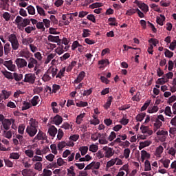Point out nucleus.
I'll return each instance as SVG.
<instances>
[{
    "mask_svg": "<svg viewBox=\"0 0 176 176\" xmlns=\"http://www.w3.org/2000/svg\"><path fill=\"white\" fill-rule=\"evenodd\" d=\"M8 42L11 43L12 50H19V47H20V43L19 42V38H17V35L12 33L8 36Z\"/></svg>",
    "mask_w": 176,
    "mask_h": 176,
    "instance_id": "f257e3e1",
    "label": "nucleus"
},
{
    "mask_svg": "<svg viewBox=\"0 0 176 176\" xmlns=\"http://www.w3.org/2000/svg\"><path fill=\"white\" fill-rule=\"evenodd\" d=\"M36 79V76H35V74L29 73L25 75V78L23 82H25V83H30V85H34V83H35Z\"/></svg>",
    "mask_w": 176,
    "mask_h": 176,
    "instance_id": "f03ea898",
    "label": "nucleus"
},
{
    "mask_svg": "<svg viewBox=\"0 0 176 176\" xmlns=\"http://www.w3.org/2000/svg\"><path fill=\"white\" fill-rule=\"evenodd\" d=\"M12 123H14V120L13 118L5 120L4 122H1V130H10Z\"/></svg>",
    "mask_w": 176,
    "mask_h": 176,
    "instance_id": "7ed1b4c3",
    "label": "nucleus"
},
{
    "mask_svg": "<svg viewBox=\"0 0 176 176\" xmlns=\"http://www.w3.org/2000/svg\"><path fill=\"white\" fill-rule=\"evenodd\" d=\"M133 3L137 5V6H138V8H140L141 10H142V12L144 13H148V12H149V6H148L145 3L138 0H135Z\"/></svg>",
    "mask_w": 176,
    "mask_h": 176,
    "instance_id": "20e7f679",
    "label": "nucleus"
},
{
    "mask_svg": "<svg viewBox=\"0 0 176 176\" xmlns=\"http://www.w3.org/2000/svg\"><path fill=\"white\" fill-rule=\"evenodd\" d=\"M100 166V162L93 161L85 168V170H98Z\"/></svg>",
    "mask_w": 176,
    "mask_h": 176,
    "instance_id": "39448f33",
    "label": "nucleus"
},
{
    "mask_svg": "<svg viewBox=\"0 0 176 176\" xmlns=\"http://www.w3.org/2000/svg\"><path fill=\"white\" fill-rule=\"evenodd\" d=\"M103 151H104L105 157H112V156L115 155V151H113V148L111 147L104 146L103 147Z\"/></svg>",
    "mask_w": 176,
    "mask_h": 176,
    "instance_id": "423d86ee",
    "label": "nucleus"
},
{
    "mask_svg": "<svg viewBox=\"0 0 176 176\" xmlns=\"http://www.w3.org/2000/svg\"><path fill=\"white\" fill-rule=\"evenodd\" d=\"M15 63L17 65L18 68H24L25 67H27V60L24 58H18L15 60Z\"/></svg>",
    "mask_w": 176,
    "mask_h": 176,
    "instance_id": "0eeeda50",
    "label": "nucleus"
},
{
    "mask_svg": "<svg viewBox=\"0 0 176 176\" xmlns=\"http://www.w3.org/2000/svg\"><path fill=\"white\" fill-rule=\"evenodd\" d=\"M10 96H12V91L3 89L0 93V102L2 100H8Z\"/></svg>",
    "mask_w": 176,
    "mask_h": 176,
    "instance_id": "6e6552de",
    "label": "nucleus"
},
{
    "mask_svg": "<svg viewBox=\"0 0 176 176\" xmlns=\"http://www.w3.org/2000/svg\"><path fill=\"white\" fill-rule=\"evenodd\" d=\"M151 122H155L153 124L155 133V131H157V130H159L162 126H163V122H162V121L154 118L153 117L151 118Z\"/></svg>",
    "mask_w": 176,
    "mask_h": 176,
    "instance_id": "1a4fd4ad",
    "label": "nucleus"
},
{
    "mask_svg": "<svg viewBox=\"0 0 176 176\" xmlns=\"http://www.w3.org/2000/svg\"><path fill=\"white\" fill-rule=\"evenodd\" d=\"M27 61L28 62V68H29V69L34 68L35 65H38V60L34 57L30 56L29 58L27 59Z\"/></svg>",
    "mask_w": 176,
    "mask_h": 176,
    "instance_id": "9d476101",
    "label": "nucleus"
},
{
    "mask_svg": "<svg viewBox=\"0 0 176 176\" xmlns=\"http://www.w3.org/2000/svg\"><path fill=\"white\" fill-rule=\"evenodd\" d=\"M26 133H28L30 137H34V135L38 133V128L34 126H27Z\"/></svg>",
    "mask_w": 176,
    "mask_h": 176,
    "instance_id": "9b49d317",
    "label": "nucleus"
},
{
    "mask_svg": "<svg viewBox=\"0 0 176 176\" xmlns=\"http://www.w3.org/2000/svg\"><path fill=\"white\" fill-rule=\"evenodd\" d=\"M140 130L143 134H146V135H152L153 134V131L148 126L142 125Z\"/></svg>",
    "mask_w": 176,
    "mask_h": 176,
    "instance_id": "f8f14e48",
    "label": "nucleus"
},
{
    "mask_svg": "<svg viewBox=\"0 0 176 176\" xmlns=\"http://www.w3.org/2000/svg\"><path fill=\"white\" fill-rule=\"evenodd\" d=\"M31 52H30V51H28V50H22L19 52V56L20 57H23L24 58H26V60H28V58H30L31 57Z\"/></svg>",
    "mask_w": 176,
    "mask_h": 176,
    "instance_id": "ddd939ff",
    "label": "nucleus"
},
{
    "mask_svg": "<svg viewBox=\"0 0 176 176\" xmlns=\"http://www.w3.org/2000/svg\"><path fill=\"white\" fill-rule=\"evenodd\" d=\"M99 144L101 145L108 144V140H107V133H99Z\"/></svg>",
    "mask_w": 176,
    "mask_h": 176,
    "instance_id": "4468645a",
    "label": "nucleus"
},
{
    "mask_svg": "<svg viewBox=\"0 0 176 176\" xmlns=\"http://www.w3.org/2000/svg\"><path fill=\"white\" fill-rule=\"evenodd\" d=\"M58 72V69H57V67H51L47 71V73L52 75L53 78H54V76H56Z\"/></svg>",
    "mask_w": 176,
    "mask_h": 176,
    "instance_id": "2eb2a0df",
    "label": "nucleus"
},
{
    "mask_svg": "<svg viewBox=\"0 0 176 176\" xmlns=\"http://www.w3.org/2000/svg\"><path fill=\"white\" fill-rule=\"evenodd\" d=\"M48 133L51 137H56V134H57V128H56L54 125H52L48 129Z\"/></svg>",
    "mask_w": 176,
    "mask_h": 176,
    "instance_id": "dca6fc26",
    "label": "nucleus"
},
{
    "mask_svg": "<svg viewBox=\"0 0 176 176\" xmlns=\"http://www.w3.org/2000/svg\"><path fill=\"white\" fill-rule=\"evenodd\" d=\"M53 123L56 124V126H58L59 124H61L63 123V117L60 116L59 115H56L52 120Z\"/></svg>",
    "mask_w": 176,
    "mask_h": 176,
    "instance_id": "f3484780",
    "label": "nucleus"
},
{
    "mask_svg": "<svg viewBox=\"0 0 176 176\" xmlns=\"http://www.w3.org/2000/svg\"><path fill=\"white\" fill-rule=\"evenodd\" d=\"M98 65H100L99 67L100 69H102V68H105L107 65H109V60L108 59H102L98 61Z\"/></svg>",
    "mask_w": 176,
    "mask_h": 176,
    "instance_id": "a211bd4d",
    "label": "nucleus"
},
{
    "mask_svg": "<svg viewBox=\"0 0 176 176\" xmlns=\"http://www.w3.org/2000/svg\"><path fill=\"white\" fill-rule=\"evenodd\" d=\"M3 135L6 138L10 140V138H12V137L13 136V131H12V129L4 130L3 131Z\"/></svg>",
    "mask_w": 176,
    "mask_h": 176,
    "instance_id": "6ab92c4d",
    "label": "nucleus"
},
{
    "mask_svg": "<svg viewBox=\"0 0 176 176\" xmlns=\"http://www.w3.org/2000/svg\"><path fill=\"white\" fill-rule=\"evenodd\" d=\"M160 162L163 164L164 168H168L170 167V160L168 158H162L160 160Z\"/></svg>",
    "mask_w": 176,
    "mask_h": 176,
    "instance_id": "aec40b11",
    "label": "nucleus"
},
{
    "mask_svg": "<svg viewBox=\"0 0 176 176\" xmlns=\"http://www.w3.org/2000/svg\"><path fill=\"white\" fill-rule=\"evenodd\" d=\"M47 39H48L49 42H54L55 43H58V42H60V36H59L49 35L47 36Z\"/></svg>",
    "mask_w": 176,
    "mask_h": 176,
    "instance_id": "412c9836",
    "label": "nucleus"
},
{
    "mask_svg": "<svg viewBox=\"0 0 176 176\" xmlns=\"http://www.w3.org/2000/svg\"><path fill=\"white\" fill-rule=\"evenodd\" d=\"M21 174L23 176H35V173L31 169H23Z\"/></svg>",
    "mask_w": 176,
    "mask_h": 176,
    "instance_id": "4be33fe9",
    "label": "nucleus"
},
{
    "mask_svg": "<svg viewBox=\"0 0 176 176\" xmlns=\"http://www.w3.org/2000/svg\"><path fill=\"white\" fill-rule=\"evenodd\" d=\"M85 76H86V73L85 72H81L77 76V78L74 80V83H80L82 79H85Z\"/></svg>",
    "mask_w": 176,
    "mask_h": 176,
    "instance_id": "5701e85b",
    "label": "nucleus"
},
{
    "mask_svg": "<svg viewBox=\"0 0 176 176\" xmlns=\"http://www.w3.org/2000/svg\"><path fill=\"white\" fill-rule=\"evenodd\" d=\"M149 157H151V154L148 153V152H146V151L142 150L141 151L142 162H144L145 160V159H149Z\"/></svg>",
    "mask_w": 176,
    "mask_h": 176,
    "instance_id": "b1692460",
    "label": "nucleus"
},
{
    "mask_svg": "<svg viewBox=\"0 0 176 176\" xmlns=\"http://www.w3.org/2000/svg\"><path fill=\"white\" fill-rule=\"evenodd\" d=\"M3 47L4 48L5 56H8L9 53H10V50H12V47H10V43H6Z\"/></svg>",
    "mask_w": 176,
    "mask_h": 176,
    "instance_id": "393cba45",
    "label": "nucleus"
},
{
    "mask_svg": "<svg viewBox=\"0 0 176 176\" xmlns=\"http://www.w3.org/2000/svg\"><path fill=\"white\" fill-rule=\"evenodd\" d=\"M34 42V38L31 37L25 38L22 39V43L25 46H28V45H31Z\"/></svg>",
    "mask_w": 176,
    "mask_h": 176,
    "instance_id": "a878e982",
    "label": "nucleus"
},
{
    "mask_svg": "<svg viewBox=\"0 0 176 176\" xmlns=\"http://www.w3.org/2000/svg\"><path fill=\"white\" fill-rule=\"evenodd\" d=\"M39 101H41V100L39 99V96H35L31 100V104L33 107H36V105H38Z\"/></svg>",
    "mask_w": 176,
    "mask_h": 176,
    "instance_id": "bb28decb",
    "label": "nucleus"
},
{
    "mask_svg": "<svg viewBox=\"0 0 176 176\" xmlns=\"http://www.w3.org/2000/svg\"><path fill=\"white\" fill-rule=\"evenodd\" d=\"M34 140H38V141L45 140V133L42 132V131H39L38 134L35 136Z\"/></svg>",
    "mask_w": 176,
    "mask_h": 176,
    "instance_id": "cd10ccee",
    "label": "nucleus"
},
{
    "mask_svg": "<svg viewBox=\"0 0 176 176\" xmlns=\"http://www.w3.org/2000/svg\"><path fill=\"white\" fill-rule=\"evenodd\" d=\"M1 74H3L7 79H13V74L10 73V72H8V70L1 71Z\"/></svg>",
    "mask_w": 176,
    "mask_h": 176,
    "instance_id": "c85d7f7f",
    "label": "nucleus"
},
{
    "mask_svg": "<svg viewBox=\"0 0 176 176\" xmlns=\"http://www.w3.org/2000/svg\"><path fill=\"white\" fill-rule=\"evenodd\" d=\"M112 100H113V97L109 96L107 99V102L104 104V109H108L111 104H112Z\"/></svg>",
    "mask_w": 176,
    "mask_h": 176,
    "instance_id": "c756f323",
    "label": "nucleus"
},
{
    "mask_svg": "<svg viewBox=\"0 0 176 176\" xmlns=\"http://www.w3.org/2000/svg\"><path fill=\"white\" fill-rule=\"evenodd\" d=\"M12 76L16 82H20L23 79V74H21L14 73Z\"/></svg>",
    "mask_w": 176,
    "mask_h": 176,
    "instance_id": "7c9ffc66",
    "label": "nucleus"
},
{
    "mask_svg": "<svg viewBox=\"0 0 176 176\" xmlns=\"http://www.w3.org/2000/svg\"><path fill=\"white\" fill-rule=\"evenodd\" d=\"M145 116H146V113H141L140 114H138L136 116L137 122H142Z\"/></svg>",
    "mask_w": 176,
    "mask_h": 176,
    "instance_id": "2f4dec72",
    "label": "nucleus"
},
{
    "mask_svg": "<svg viewBox=\"0 0 176 176\" xmlns=\"http://www.w3.org/2000/svg\"><path fill=\"white\" fill-rule=\"evenodd\" d=\"M163 151H164V148L162 146H159L157 148H156V156H157L158 157H160L161 155L163 153Z\"/></svg>",
    "mask_w": 176,
    "mask_h": 176,
    "instance_id": "473e14b6",
    "label": "nucleus"
},
{
    "mask_svg": "<svg viewBox=\"0 0 176 176\" xmlns=\"http://www.w3.org/2000/svg\"><path fill=\"white\" fill-rule=\"evenodd\" d=\"M30 127H35L36 129H38V122L36 119L32 118L30 121Z\"/></svg>",
    "mask_w": 176,
    "mask_h": 176,
    "instance_id": "72a5a7b5",
    "label": "nucleus"
},
{
    "mask_svg": "<svg viewBox=\"0 0 176 176\" xmlns=\"http://www.w3.org/2000/svg\"><path fill=\"white\" fill-rule=\"evenodd\" d=\"M64 74H65V67L60 69L58 74H56V78H58L61 79L63 76H64Z\"/></svg>",
    "mask_w": 176,
    "mask_h": 176,
    "instance_id": "f704fd0d",
    "label": "nucleus"
},
{
    "mask_svg": "<svg viewBox=\"0 0 176 176\" xmlns=\"http://www.w3.org/2000/svg\"><path fill=\"white\" fill-rule=\"evenodd\" d=\"M85 115H86V113H85L78 115L76 118V123H77V124H80V123L83 120V118H85Z\"/></svg>",
    "mask_w": 176,
    "mask_h": 176,
    "instance_id": "c9c22d12",
    "label": "nucleus"
},
{
    "mask_svg": "<svg viewBox=\"0 0 176 176\" xmlns=\"http://www.w3.org/2000/svg\"><path fill=\"white\" fill-rule=\"evenodd\" d=\"M42 79L43 82H49L50 80H52L50 74H47V72L43 76Z\"/></svg>",
    "mask_w": 176,
    "mask_h": 176,
    "instance_id": "e433bc0d",
    "label": "nucleus"
},
{
    "mask_svg": "<svg viewBox=\"0 0 176 176\" xmlns=\"http://www.w3.org/2000/svg\"><path fill=\"white\" fill-rule=\"evenodd\" d=\"M36 9H37V12L38 13V14H40V16H46V14L45 13V10H43V8L39 6H36Z\"/></svg>",
    "mask_w": 176,
    "mask_h": 176,
    "instance_id": "4c0bfd02",
    "label": "nucleus"
},
{
    "mask_svg": "<svg viewBox=\"0 0 176 176\" xmlns=\"http://www.w3.org/2000/svg\"><path fill=\"white\" fill-rule=\"evenodd\" d=\"M10 159L17 160L18 159H20V154L19 153H11L10 154Z\"/></svg>",
    "mask_w": 176,
    "mask_h": 176,
    "instance_id": "58836bf2",
    "label": "nucleus"
},
{
    "mask_svg": "<svg viewBox=\"0 0 176 176\" xmlns=\"http://www.w3.org/2000/svg\"><path fill=\"white\" fill-rule=\"evenodd\" d=\"M79 151L81 152L82 156H85V155H86V153H87V151H89V147L81 146V147H80Z\"/></svg>",
    "mask_w": 176,
    "mask_h": 176,
    "instance_id": "ea45409f",
    "label": "nucleus"
},
{
    "mask_svg": "<svg viewBox=\"0 0 176 176\" xmlns=\"http://www.w3.org/2000/svg\"><path fill=\"white\" fill-rule=\"evenodd\" d=\"M35 30H36L35 26H28L25 28L26 34H31V32H32V31H35Z\"/></svg>",
    "mask_w": 176,
    "mask_h": 176,
    "instance_id": "a19ab883",
    "label": "nucleus"
},
{
    "mask_svg": "<svg viewBox=\"0 0 176 176\" xmlns=\"http://www.w3.org/2000/svg\"><path fill=\"white\" fill-rule=\"evenodd\" d=\"M25 155L28 156V157L33 158L34 157V151L32 149H28L25 151Z\"/></svg>",
    "mask_w": 176,
    "mask_h": 176,
    "instance_id": "79ce46f5",
    "label": "nucleus"
},
{
    "mask_svg": "<svg viewBox=\"0 0 176 176\" xmlns=\"http://www.w3.org/2000/svg\"><path fill=\"white\" fill-rule=\"evenodd\" d=\"M26 9H27L29 14H32V15L35 14V8H34V6H29L27 7Z\"/></svg>",
    "mask_w": 176,
    "mask_h": 176,
    "instance_id": "37998d69",
    "label": "nucleus"
},
{
    "mask_svg": "<svg viewBox=\"0 0 176 176\" xmlns=\"http://www.w3.org/2000/svg\"><path fill=\"white\" fill-rule=\"evenodd\" d=\"M102 3H94L89 6L90 9H96V8L102 7Z\"/></svg>",
    "mask_w": 176,
    "mask_h": 176,
    "instance_id": "c03bdc74",
    "label": "nucleus"
},
{
    "mask_svg": "<svg viewBox=\"0 0 176 176\" xmlns=\"http://www.w3.org/2000/svg\"><path fill=\"white\" fill-rule=\"evenodd\" d=\"M31 108V104L28 102H23L22 111H27V109H30Z\"/></svg>",
    "mask_w": 176,
    "mask_h": 176,
    "instance_id": "a18cd8bd",
    "label": "nucleus"
},
{
    "mask_svg": "<svg viewBox=\"0 0 176 176\" xmlns=\"http://www.w3.org/2000/svg\"><path fill=\"white\" fill-rule=\"evenodd\" d=\"M108 21H109V25H114L116 27H118V22H116V18H109L108 19Z\"/></svg>",
    "mask_w": 176,
    "mask_h": 176,
    "instance_id": "49530a36",
    "label": "nucleus"
},
{
    "mask_svg": "<svg viewBox=\"0 0 176 176\" xmlns=\"http://www.w3.org/2000/svg\"><path fill=\"white\" fill-rule=\"evenodd\" d=\"M144 171H151V162L148 160H146L144 162Z\"/></svg>",
    "mask_w": 176,
    "mask_h": 176,
    "instance_id": "de8ad7c7",
    "label": "nucleus"
},
{
    "mask_svg": "<svg viewBox=\"0 0 176 176\" xmlns=\"http://www.w3.org/2000/svg\"><path fill=\"white\" fill-rule=\"evenodd\" d=\"M36 28L38 30H42L43 32H45L46 28H45V25L43 24V22H38L36 23Z\"/></svg>",
    "mask_w": 176,
    "mask_h": 176,
    "instance_id": "09e8293b",
    "label": "nucleus"
},
{
    "mask_svg": "<svg viewBox=\"0 0 176 176\" xmlns=\"http://www.w3.org/2000/svg\"><path fill=\"white\" fill-rule=\"evenodd\" d=\"M162 19H160V17H157V24H159L160 25H163V21H164V20H166V16H164V15H160Z\"/></svg>",
    "mask_w": 176,
    "mask_h": 176,
    "instance_id": "8fccbe9b",
    "label": "nucleus"
},
{
    "mask_svg": "<svg viewBox=\"0 0 176 176\" xmlns=\"http://www.w3.org/2000/svg\"><path fill=\"white\" fill-rule=\"evenodd\" d=\"M164 54H165V57H168V58H171V57H173V56H174V52L167 50V49H165V52H164Z\"/></svg>",
    "mask_w": 176,
    "mask_h": 176,
    "instance_id": "3c124183",
    "label": "nucleus"
},
{
    "mask_svg": "<svg viewBox=\"0 0 176 176\" xmlns=\"http://www.w3.org/2000/svg\"><path fill=\"white\" fill-rule=\"evenodd\" d=\"M164 113L165 115H166V116H171V115H173V112L171 111V107H170V106H167L165 108Z\"/></svg>",
    "mask_w": 176,
    "mask_h": 176,
    "instance_id": "603ef678",
    "label": "nucleus"
},
{
    "mask_svg": "<svg viewBox=\"0 0 176 176\" xmlns=\"http://www.w3.org/2000/svg\"><path fill=\"white\" fill-rule=\"evenodd\" d=\"M90 152H93L94 153L98 151V146L96 144H91L89 146Z\"/></svg>",
    "mask_w": 176,
    "mask_h": 176,
    "instance_id": "864d4df0",
    "label": "nucleus"
},
{
    "mask_svg": "<svg viewBox=\"0 0 176 176\" xmlns=\"http://www.w3.org/2000/svg\"><path fill=\"white\" fill-rule=\"evenodd\" d=\"M168 155H171V156H173V157H175L176 155V149L174 147H171L168 151Z\"/></svg>",
    "mask_w": 176,
    "mask_h": 176,
    "instance_id": "5fc2aeb1",
    "label": "nucleus"
},
{
    "mask_svg": "<svg viewBox=\"0 0 176 176\" xmlns=\"http://www.w3.org/2000/svg\"><path fill=\"white\" fill-rule=\"evenodd\" d=\"M148 43L152 45V46H157V43H159V40L152 38L148 40Z\"/></svg>",
    "mask_w": 176,
    "mask_h": 176,
    "instance_id": "6e6d98bb",
    "label": "nucleus"
},
{
    "mask_svg": "<svg viewBox=\"0 0 176 176\" xmlns=\"http://www.w3.org/2000/svg\"><path fill=\"white\" fill-rule=\"evenodd\" d=\"M82 32V38H87L90 36V31L88 29H83Z\"/></svg>",
    "mask_w": 176,
    "mask_h": 176,
    "instance_id": "4d7b16f0",
    "label": "nucleus"
},
{
    "mask_svg": "<svg viewBox=\"0 0 176 176\" xmlns=\"http://www.w3.org/2000/svg\"><path fill=\"white\" fill-rule=\"evenodd\" d=\"M115 164H116V160L112 159L107 162L106 167L109 168L110 167H112V166H114Z\"/></svg>",
    "mask_w": 176,
    "mask_h": 176,
    "instance_id": "13d9d810",
    "label": "nucleus"
},
{
    "mask_svg": "<svg viewBox=\"0 0 176 176\" xmlns=\"http://www.w3.org/2000/svg\"><path fill=\"white\" fill-rule=\"evenodd\" d=\"M16 137L17 140H19L20 145H23V144L25 143V140L24 139L23 135H16Z\"/></svg>",
    "mask_w": 176,
    "mask_h": 176,
    "instance_id": "bf43d9fd",
    "label": "nucleus"
},
{
    "mask_svg": "<svg viewBox=\"0 0 176 176\" xmlns=\"http://www.w3.org/2000/svg\"><path fill=\"white\" fill-rule=\"evenodd\" d=\"M66 146H67V142H65V141L60 142L58 144V149H59V151H61V149H63V148H65Z\"/></svg>",
    "mask_w": 176,
    "mask_h": 176,
    "instance_id": "052dcab7",
    "label": "nucleus"
},
{
    "mask_svg": "<svg viewBox=\"0 0 176 176\" xmlns=\"http://www.w3.org/2000/svg\"><path fill=\"white\" fill-rule=\"evenodd\" d=\"M21 23H22L23 27H27V25L31 24V20L29 19H23V21H22Z\"/></svg>",
    "mask_w": 176,
    "mask_h": 176,
    "instance_id": "680f3d73",
    "label": "nucleus"
},
{
    "mask_svg": "<svg viewBox=\"0 0 176 176\" xmlns=\"http://www.w3.org/2000/svg\"><path fill=\"white\" fill-rule=\"evenodd\" d=\"M82 47L78 41H74L72 45V50H75L76 47Z\"/></svg>",
    "mask_w": 176,
    "mask_h": 176,
    "instance_id": "e2e57ef3",
    "label": "nucleus"
},
{
    "mask_svg": "<svg viewBox=\"0 0 176 176\" xmlns=\"http://www.w3.org/2000/svg\"><path fill=\"white\" fill-rule=\"evenodd\" d=\"M52 170L49 169L44 168L42 175L43 176H52Z\"/></svg>",
    "mask_w": 176,
    "mask_h": 176,
    "instance_id": "0e129e2a",
    "label": "nucleus"
},
{
    "mask_svg": "<svg viewBox=\"0 0 176 176\" xmlns=\"http://www.w3.org/2000/svg\"><path fill=\"white\" fill-rule=\"evenodd\" d=\"M60 89H61V87H60V85L54 84L52 85V93H57Z\"/></svg>",
    "mask_w": 176,
    "mask_h": 176,
    "instance_id": "69168bd1",
    "label": "nucleus"
},
{
    "mask_svg": "<svg viewBox=\"0 0 176 176\" xmlns=\"http://www.w3.org/2000/svg\"><path fill=\"white\" fill-rule=\"evenodd\" d=\"M10 14L8 12L3 14V18L6 20V21H9L10 20Z\"/></svg>",
    "mask_w": 176,
    "mask_h": 176,
    "instance_id": "338daca9",
    "label": "nucleus"
},
{
    "mask_svg": "<svg viewBox=\"0 0 176 176\" xmlns=\"http://www.w3.org/2000/svg\"><path fill=\"white\" fill-rule=\"evenodd\" d=\"M34 169L38 171H42V164L41 162H36L34 164Z\"/></svg>",
    "mask_w": 176,
    "mask_h": 176,
    "instance_id": "774afa93",
    "label": "nucleus"
}]
</instances>
